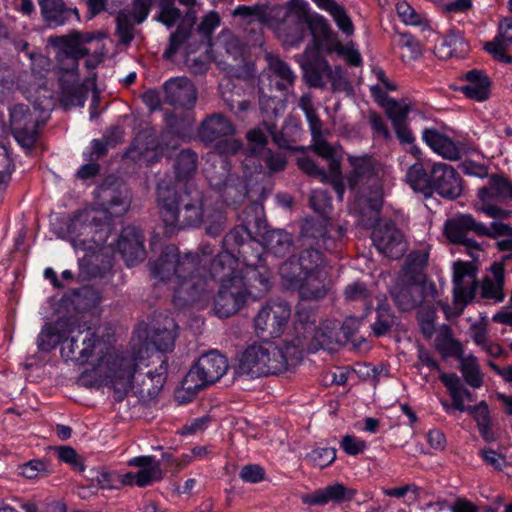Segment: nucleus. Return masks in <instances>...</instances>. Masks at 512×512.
<instances>
[{"instance_id":"1","label":"nucleus","mask_w":512,"mask_h":512,"mask_svg":"<svg viewBox=\"0 0 512 512\" xmlns=\"http://www.w3.org/2000/svg\"><path fill=\"white\" fill-rule=\"evenodd\" d=\"M166 356L167 354H162ZM65 362H73L79 367L76 383L87 389L107 387L113 390L116 402H121L133 389L134 382L139 393L150 398L162 390L168 375V358L164 357L154 370L142 376V366H148L149 359L144 354H61Z\"/></svg>"},{"instance_id":"2","label":"nucleus","mask_w":512,"mask_h":512,"mask_svg":"<svg viewBox=\"0 0 512 512\" xmlns=\"http://www.w3.org/2000/svg\"><path fill=\"white\" fill-rule=\"evenodd\" d=\"M241 220L240 224L224 236V250L213 260L211 269L205 270L203 276H209L208 287L202 294L203 299L198 300H206L214 288V283H219L213 310L222 319L236 314L246 302L248 291L242 271L238 268L239 262L256 269V263L249 260L254 255L256 243V236L252 231V227H256V201L251 200L250 205L242 212Z\"/></svg>"},{"instance_id":"3","label":"nucleus","mask_w":512,"mask_h":512,"mask_svg":"<svg viewBox=\"0 0 512 512\" xmlns=\"http://www.w3.org/2000/svg\"><path fill=\"white\" fill-rule=\"evenodd\" d=\"M248 150L240 159L243 176L231 173L229 156L237 155L243 149L242 141L224 139L214 145V152L209 155L204 168L210 187L219 195L222 203L237 209L247 198L250 183L256 173V127L247 132Z\"/></svg>"},{"instance_id":"4","label":"nucleus","mask_w":512,"mask_h":512,"mask_svg":"<svg viewBox=\"0 0 512 512\" xmlns=\"http://www.w3.org/2000/svg\"><path fill=\"white\" fill-rule=\"evenodd\" d=\"M156 199L166 237L170 238L188 227H199L204 222L202 193L196 189L190 190L187 184L183 190H178L170 181H160L157 184ZM226 220V213L222 209L207 215V234L218 236Z\"/></svg>"},{"instance_id":"5","label":"nucleus","mask_w":512,"mask_h":512,"mask_svg":"<svg viewBox=\"0 0 512 512\" xmlns=\"http://www.w3.org/2000/svg\"><path fill=\"white\" fill-rule=\"evenodd\" d=\"M351 170L348 187L355 192L350 212L363 228H372L378 222L384 202L383 178L386 167L372 156H349Z\"/></svg>"},{"instance_id":"6","label":"nucleus","mask_w":512,"mask_h":512,"mask_svg":"<svg viewBox=\"0 0 512 512\" xmlns=\"http://www.w3.org/2000/svg\"><path fill=\"white\" fill-rule=\"evenodd\" d=\"M196 260L191 252L181 255L178 247L170 244L162 249L157 259L148 262L152 278L177 284L172 300L175 307L185 308L203 299L207 283L203 277L195 275Z\"/></svg>"},{"instance_id":"7","label":"nucleus","mask_w":512,"mask_h":512,"mask_svg":"<svg viewBox=\"0 0 512 512\" xmlns=\"http://www.w3.org/2000/svg\"><path fill=\"white\" fill-rule=\"evenodd\" d=\"M323 221L305 220L301 227V241L304 247L299 255H293L279 267L284 285L300 283L305 276L323 273L325 259L321 250L330 251L336 241L328 236Z\"/></svg>"},{"instance_id":"8","label":"nucleus","mask_w":512,"mask_h":512,"mask_svg":"<svg viewBox=\"0 0 512 512\" xmlns=\"http://www.w3.org/2000/svg\"><path fill=\"white\" fill-rule=\"evenodd\" d=\"M258 22L271 28L285 46H298L306 35L305 1L291 0L287 7L259 6Z\"/></svg>"},{"instance_id":"9","label":"nucleus","mask_w":512,"mask_h":512,"mask_svg":"<svg viewBox=\"0 0 512 512\" xmlns=\"http://www.w3.org/2000/svg\"><path fill=\"white\" fill-rule=\"evenodd\" d=\"M228 368L227 354H200L181 382V390L177 392L179 402H191L201 390L219 381Z\"/></svg>"},{"instance_id":"10","label":"nucleus","mask_w":512,"mask_h":512,"mask_svg":"<svg viewBox=\"0 0 512 512\" xmlns=\"http://www.w3.org/2000/svg\"><path fill=\"white\" fill-rule=\"evenodd\" d=\"M177 329L175 320L168 316L163 323L158 319L151 325L139 323L132 334L130 352H174Z\"/></svg>"},{"instance_id":"11","label":"nucleus","mask_w":512,"mask_h":512,"mask_svg":"<svg viewBox=\"0 0 512 512\" xmlns=\"http://www.w3.org/2000/svg\"><path fill=\"white\" fill-rule=\"evenodd\" d=\"M446 237L454 244H461L468 248H479L478 243L469 237L470 233L477 236L495 237L499 235H507L511 228L500 222H493L490 227L476 221L472 215L463 214L455 218L449 219L445 223Z\"/></svg>"},{"instance_id":"12","label":"nucleus","mask_w":512,"mask_h":512,"mask_svg":"<svg viewBox=\"0 0 512 512\" xmlns=\"http://www.w3.org/2000/svg\"><path fill=\"white\" fill-rule=\"evenodd\" d=\"M67 234L74 248L89 251L106 243L109 225L95 217L90 219L87 212L78 211L67 223Z\"/></svg>"},{"instance_id":"13","label":"nucleus","mask_w":512,"mask_h":512,"mask_svg":"<svg viewBox=\"0 0 512 512\" xmlns=\"http://www.w3.org/2000/svg\"><path fill=\"white\" fill-rule=\"evenodd\" d=\"M478 201L475 208L495 219L508 218L511 212L502 208L507 200L512 199V184L501 175H492L487 185L478 189Z\"/></svg>"},{"instance_id":"14","label":"nucleus","mask_w":512,"mask_h":512,"mask_svg":"<svg viewBox=\"0 0 512 512\" xmlns=\"http://www.w3.org/2000/svg\"><path fill=\"white\" fill-rule=\"evenodd\" d=\"M361 322L362 318L354 316H349L345 319L340 329L345 339L343 342L334 338L335 332L333 330L324 331L316 329L308 346L309 352H317L319 350L335 352L339 349L337 347L339 344L349 350L358 348L357 340L353 337L358 331Z\"/></svg>"},{"instance_id":"15","label":"nucleus","mask_w":512,"mask_h":512,"mask_svg":"<svg viewBox=\"0 0 512 512\" xmlns=\"http://www.w3.org/2000/svg\"><path fill=\"white\" fill-rule=\"evenodd\" d=\"M101 209L112 217L124 215L130 208L131 194L127 186L116 178H106L96 189Z\"/></svg>"},{"instance_id":"16","label":"nucleus","mask_w":512,"mask_h":512,"mask_svg":"<svg viewBox=\"0 0 512 512\" xmlns=\"http://www.w3.org/2000/svg\"><path fill=\"white\" fill-rule=\"evenodd\" d=\"M395 305L402 311H411L425 302L435 301V285H419L398 280L390 290Z\"/></svg>"},{"instance_id":"17","label":"nucleus","mask_w":512,"mask_h":512,"mask_svg":"<svg viewBox=\"0 0 512 512\" xmlns=\"http://www.w3.org/2000/svg\"><path fill=\"white\" fill-rule=\"evenodd\" d=\"M10 128L14 139L24 148L33 149L38 140V122L25 104H16L9 110Z\"/></svg>"},{"instance_id":"18","label":"nucleus","mask_w":512,"mask_h":512,"mask_svg":"<svg viewBox=\"0 0 512 512\" xmlns=\"http://www.w3.org/2000/svg\"><path fill=\"white\" fill-rule=\"evenodd\" d=\"M49 43L57 49L56 60L59 69L64 73L77 75L79 60L89 54V49L80 45L73 32L69 35L50 37Z\"/></svg>"},{"instance_id":"19","label":"nucleus","mask_w":512,"mask_h":512,"mask_svg":"<svg viewBox=\"0 0 512 512\" xmlns=\"http://www.w3.org/2000/svg\"><path fill=\"white\" fill-rule=\"evenodd\" d=\"M431 195L436 192L443 198L456 199L462 194V179L449 164L437 162L431 167Z\"/></svg>"},{"instance_id":"20","label":"nucleus","mask_w":512,"mask_h":512,"mask_svg":"<svg viewBox=\"0 0 512 512\" xmlns=\"http://www.w3.org/2000/svg\"><path fill=\"white\" fill-rule=\"evenodd\" d=\"M144 240L142 230L136 226L128 225L122 228L116 242V249L127 267H133L146 258Z\"/></svg>"},{"instance_id":"21","label":"nucleus","mask_w":512,"mask_h":512,"mask_svg":"<svg viewBox=\"0 0 512 512\" xmlns=\"http://www.w3.org/2000/svg\"><path fill=\"white\" fill-rule=\"evenodd\" d=\"M371 238L377 250L388 258H400L406 251L403 235L391 221L376 227Z\"/></svg>"},{"instance_id":"22","label":"nucleus","mask_w":512,"mask_h":512,"mask_svg":"<svg viewBox=\"0 0 512 512\" xmlns=\"http://www.w3.org/2000/svg\"><path fill=\"white\" fill-rule=\"evenodd\" d=\"M291 315L289 305L283 301H269L258 312V329L270 337L281 335Z\"/></svg>"},{"instance_id":"23","label":"nucleus","mask_w":512,"mask_h":512,"mask_svg":"<svg viewBox=\"0 0 512 512\" xmlns=\"http://www.w3.org/2000/svg\"><path fill=\"white\" fill-rule=\"evenodd\" d=\"M164 101L175 108L190 110L197 100V92L194 85L186 77L168 79L163 84Z\"/></svg>"},{"instance_id":"24","label":"nucleus","mask_w":512,"mask_h":512,"mask_svg":"<svg viewBox=\"0 0 512 512\" xmlns=\"http://www.w3.org/2000/svg\"><path fill=\"white\" fill-rule=\"evenodd\" d=\"M301 67L306 84L313 88H324L325 79L330 74V65L319 55V51H312L306 47L301 60Z\"/></svg>"},{"instance_id":"25","label":"nucleus","mask_w":512,"mask_h":512,"mask_svg":"<svg viewBox=\"0 0 512 512\" xmlns=\"http://www.w3.org/2000/svg\"><path fill=\"white\" fill-rule=\"evenodd\" d=\"M305 28L309 30L312 36V43L307 46L312 48V51H320L325 44H334L337 41V35L327 19L316 12H312L306 2Z\"/></svg>"},{"instance_id":"26","label":"nucleus","mask_w":512,"mask_h":512,"mask_svg":"<svg viewBox=\"0 0 512 512\" xmlns=\"http://www.w3.org/2000/svg\"><path fill=\"white\" fill-rule=\"evenodd\" d=\"M355 495V489L348 488L345 485L336 482L311 493L302 495L301 500L304 504L323 506L330 502L336 504L350 502L354 499Z\"/></svg>"},{"instance_id":"27","label":"nucleus","mask_w":512,"mask_h":512,"mask_svg":"<svg viewBox=\"0 0 512 512\" xmlns=\"http://www.w3.org/2000/svg\"><path fill=\"white\" fill-rule=\"evenodd\" d=\"M303 361L302 354H258V376L295 371Z\"/></svg>"},{"instance_id":"28","label":"nucleus","mask_w":512,"mask_h":512,"mask_svg":"<svg viewBox=\"0 0 512 512\" xmlns=\"http://www.w3.org/2000/svg\"><path fill=\"white\" fill-rule=\"evenodd\" d=\"M38 3L43 20L49 28L66 25L72 19L80 21L78 9L67 7L64 0H39Z\"/></svg>"},{"instance_id":"29","label":"nucleus","mask_w":512,"mask_h":512,"mask_svg":"<svg viewBox=\"0 0 512 512\" xmlns=\"http://www.w3.org/2000/svg\"><path fill=\"white\" fill-rule=\"evenodd\" d=\"M100 293L90 285L70 289L64 293L62 302L77 313H85L96 308L101 302Z\"/></svg>"},{"instance_id":"30","label":"nucleus","mask_w":512,"mask_h":512,"mask_svg":"<svg viewBox=\"0 0 512 512\" xmlns=\"http://www.w3.org/2000/svg\"><path fill=\"white\" fill-rule=\"evenodd\" d=\"M235 132L232 122L220 113L208 116L200 125L198 135L202 142L215 145L221 141V137L233 135ZM225 138H222L224 140Z\"/></svg>"},{"instance_id":"31","label":"nucleus","mask_w":512,"mask_h":512,"mask_svg":"<svg viewBox=\"0 0 512 512\" xmlns=\"http://www.w3.org/2000/svg\"><path fill=\"white\" fill-rule=\"evenodd\" d=\"M163 154V148L152 136L145 139L136 137L130 144L126 155L136 162H146L148 166L158 162Z\"/></svg>"},{"instance_id":"32","label":"nucleus","mask_w":512,"mask_h":512,"mask_svg":"<svg viewBox=\"0 0 512 512\" xmlns=\"http://www.w3.org/2000/svg\"><path fill=\"white\" fill-rule=\"evenodd\" d=\"M314 140L315 143L313 145V150L317 155L328 160L330 184L337 193L339 199H342L345 188L341 177V162L335 158L334 148L327 141L321 139V136Z\"/></svg>"},{"instance_id":"33","label":"nucleus","mask_w":512,"mask_h":512,"mask_svg":"<svg viewBox=\"0 0 512 512\" xmlns=\"http://www.w3.org/2000/svg\"><path fill=\"white\" fill-rule=\"evenodd\" d=\"M326 272L305 276L300 283L285 285L289 289H298L299 297L304 301H319L326 297L330 289L326 281Z\"/></svg>"},{"instance_id":"34","label":"nucleus","mask_w":512,"mask_h":512,"mask_svg":"<svg viewBox=\"0 0 512 512\" xmlns=\"http://www.w3.org/2000/svg\"><path fill=\"white\" fill-rule=\"evenodd\" d=\"M512 44V19L505 18L499 24V35L492 42L485 45V49L496 60L504 63H512V56L506 54V50Z\"/></svg>"},{"instance_id":"35","label":"nucleus","mask_w":512,"mask_h":512,"mask_svg":"<svg viewBox=\"0 0 512 512\" xmlns=\"http://www.w3.org/2000/svg\"><path fill=\"white\" fill-rule=\"evenodd\" d=\"M129 465L139 468L136 473L127 474V477L133 478L134 484L138 487L150 485L157 479V474L160 473L159 463L155 461L153 456L134 457L129 461Z\"/></svg>"},{"instance_id":"36","label":"nucleus","mask_w":512,"mask_h":512,"mask_svg":"<svg viewBox=\"0 0 512 512\" xmlns=\"http://www.w3.org/2000/svg\"><path fill=\"white\" fill-rule=\"evenodd\" d=\"M259 103L261 105V115L263 117L261 125L271 136L274 144L282 149H291L290 140L285 137L283 132L277 131L275 119L277 118L278 113L275 107V102L269 99L265 101L260 99Z\"/></svg>"},{"instance_id":"37","label":"nucleus","mask_w":512,"mask_h":512,"mask_svg":"<svg viewBox=\"0 0 512 512\" xmlns=\"http://www.w3.org/2000/svg\"><path fill=\"white\" fill-rule=\"evenodd\" d=\"M467 84L461 87L464 95L472 100L485 101L489 97L490 79L480 70L468 71L465 75Z\"/></svg>"},{"instance_id":"38","label":"nucleus","mask_w":512,"mask_h":512,"mask_svg":"<svg viewBox=\"0 0 512 512\" xmlns=\"http://www.w3.org/2000/svg\"><path fill=\"white\" fill-rule=\"evenodd\" d=\"M423 140L433 151L448 160H457L460 157V151L455 143L436 129H425Z\"/></svg>"},{"instance_id":"39","label":"nucleus","mask_w":512,"mask_h":512,"mask_svg":"<svg viewBox=\"0 0 512 512\" xmlns=\"http://www.w3.org/2000/svg\"><path fill=\"white\" fill-rule=\"evenodd\" d=\"M428 256L421 253H411L403 267L402 275L398 280L419 285H434L428 283L424 273V267Z\"/></svg>"},{"instance_id":"40","label":"nucleus","mask_w":512,"mask_h":512,"mask_svg":"<svg viewBox=\"0 0 512 512\" xmlns=\"http://www.w3.org/2000/svg\"><path fill=\"white\" fill-rule=\"evenodd\" d=\"M471 265L465 262H457L454 264V275H453V284H454V298L457 301L468 302L472 300L475 296L476 291V283L472 280L471 287H467L464 285V278L467 276H471Z\"/></svg>"},{"instance_id":"41","label":"nucleus","mask_w":512,"mask_h":512,"mask_svg":"<svg viewBox=\"0 0 512 512\" xmlns=\"http://www.w3.org/2000/svg\"><path fill=\"white\" fill-rule=\"evenodd\" d=\"M68 341V335L65 331H61L56 325L46 323L38 337V352H51L60 346V352H64V343Z\"/></svg>"},{"instance_id":"42","label":"nucleus","mask_w":512,"mask_h":512,"mask_svg":"<svg viewBox=\"0 0 512 512\" xmlns=\"http://www.w3.org/2000/svg\"><path fill=\"white\" fill-rule=\"evenodd\" d=\"M261 245L267 254L282 257L290 251L292 239L282 230H271L263 234Z\"/></svg>"},{"instance_id":"43","label":"nucleus","mask_w":512,"mask_h":512,"mask_svg":"<svg viewBox=\"0 0 512 512\" xmlns=\"http://www.w3.org/2000/svg\"><path fill=\"white\" fill-rule=\"evenodd\" d=\"M440 380L449 391L453 401V408L463 412L467 409L464 399L472 400V393L461 383L460 377L455 373H441Z\"/></svg>"},{"instance_id":"44","label":"nucleus","mask_w":512,"mask_h":512,"mask_svg":"<svg viewBox=\"0 0 512 512\" xmlns=\"http://www.w3.org/2000/svg\"><path fill=\"white\" fill-rule=\"evenodd\" d=\"M405 181L414 191L431 197V170L428 172L422 163H414L407 169Z\"/></svg>"},{"instance_id":"45","label":"nucleus","mask_w":512,"mask_h":512,"mask_svg":"<svg viewBox=\"0 0 512 512\" xmlns=\"http://www.w3.org/2000/svg\"><path fill=\"white\" fill-rule=\"evenodd\" d=\"M491 272L494 279L485 278L482 283L481 296L486 299H492L495 302H501L504 299V264L494 263L491 266Z\"/></svg>"},{"instance_id":"46","label":"nucleus","mask_w":512,"mask_h":512,"mask_svg":"<svg viewBox=\"0 0 512 512\" xmlns=\"http://www.w3.org/2000/svg\"><path fill=\"white\" fill-rule=\"evenodd\" d=\"M322 10L328 12L336 23L337 27L347 36L354 33V25L348 16L346 9L335 0H313Z\"/></svg>"},{"instance_id":"47","label":"nucleus","mask_w":512,"mask_h":512,"mask_svg":"<svg viewBox=\"0 0 512 512\" xmlns=\"http://www.w3.org/2000/svg\"><path fill=\"white\" fill-rule=\"evenodd\" d=\"M455 356L459 362V368L465 379V382L472 388H480L483 384V374L480 372V367L477 358L472 354L464 356V354H444V360L447 356Z\"/></svg>"},{"instance_id":"48","label":"nucleus","mask_w":512,"mask_h":512,"mask_svg":"<svg viewBox=\"0 0 512 512\" xmlns=\"http://www.w3.org/2000/svg\"><path fill=\"white\" fill-rule=\"evenodd\" d=\"M198 156L191 149H183L174 161V173L178 182L187 183L195 174Z\"/></svg>"},{"instance_id":"49","label":"nucleus","mask_w":512,"mask_h":512,"mask_svg":"<svg viewBox=\"0 0 512 512\" xmlns=\"http://www.w3.org/2000/svg\"><path fill=\"white\" fill-rule=\"evenodd\" d=\"M431 341L432 346L438 352H463L461 342L454 336L451 327L447 324L438 326Z\"/></svg>"},{"instance_id":"50","label":"nucleus","mask_w":512,"mask_h":512,"mask_svg":"<svg viewBox=\"0 0 512 512\" xmlns=\"http://www.w3.org/2000/svg\"><path fill=\"white\" fill-rule=\"evenodd\" d=\"M434 301L425 302L416 313V320L422 336L426 340H432L436 327L437 312L433 305Z\"/></svg>"},{"instance_id":"51","label":"nucleus","mask_w":512,"mask_h":512,"mask_svg":"<svg viewBox=\"0 0 512 512\" xmlns=\"http://www.w3.org/2000/svg\"><path fill=\"white\" fill-rule=\"evenodd\" d=\"M264 59L267 62L268 69L281 80V82L277 83L279 89L284 90L288 85H292L294 83V73L288 64L282 61L278 55L266 51L264 53Z\"/></svg>"},{"instance_id":"52","label":"nucleus","mask_w":512,"mask_h":512,"mask_svg":"<svg viewBox=\"0 0 512 512\" xmlns=\"http://www.w3.org/2000/svg\"><path fill=\"white\" fill-rule=\"evenodd\" d=\"M376 314V320L371 324L373 335L381 337L389 334L397 323L394 312L387 305H379Z\"/></svg>"},{"instance_id":"53","label":"nucleus","mask_w":512,"mask_h":512,"mask_svg":"<svg viewBox=\"0 0 512 512\" xmlns=\"http://www.w3.org/2000/svg\"><path fill=\"white\" fill-rule=\"evenodd\" d=\"M267 143L266 136L258 128V158H260L270 171L276 172L282 170L286 165L284 156L279 153H273L271 150L265 149Z\"/></svg>"},{"instance_id":"54","label":"nucleus","mask_w":512,"mask_h":512,"mask_svg":"<svg viewBox=\"0 0 512 512\" xmlns=\"http://www.w3.org/2000/svg\"><path fill=\"white\" fill-rule=\"evenodd\" d=\"M61 102L65 107H83L87 99V89L82 84H62Z\"/></svg>"},{"instance_id":"55","label":"nucleus","mask_w":512,"mask_h":512,"mask_svg":"<svg viewBox=\"0 0 512 512\" xmlns=\"http://www.w3.org/2000/svg\"><path fill=\"white\" fill-rule=\"evenodd\" d=\"M220 21V16L216 11H211L203 17L193 33L199 37L198 41L201 45H211L213 33L220 25Z\"/></svg>"},{"instance_id":"56","label":"nucleus","mask_w":512,"mask_h":512,"mask_svg":"<svg viewBox=\"0 0 512 512\" xmlns=\"http://www.w3.org/2000/svg\"><path fill=\"white\" fill-rule=\"evenodd\" d=\"M18 474L27 478L35 479L37 477L47 476L52 472L50 461L48 459H31L18 466Z\"/></svg>"},{"instance_id":"57","label":"nucleus","mask_w":512,"mask_h":512,"mask_svg":"<svg viewBox=\"0 0 512 512\" xmlns=\"http://www.w3.org/2000/svg\"><path fill=\"white\" fill-rule=\"evenodd\" d=\"M465 411H468L477 421L478 428L484 439L487 441L492 440L493 435L490 431V417L486 402L482 401L476 406H468Z\"/></svg>"},{"instance_id":"58","label":"nucleus","mask_w":512,"mask_h":512,"mask_svg":"<svg viewBox=\"0 0 512 512\" xmlns=\"http://www.w3.org/2000/svg\"><path fill=\"white\" fill-rule=\"evenodd\" d=\"M181 18V11L174 6V0H159V13L155 20L168 29L174 27Z\"/></svg>"},{"instance_id":"59","label":"nucleus","mask_w":512,"mask_h":512,"mask_svg":"<svg viewBox=\"0 0 512 512\" xmlns=\"http://www.w3.org/2000/svg\"><path fill=\"white\" fill-rule=\"evenodd\" d=\"M398 45L402 49L403 61H413L422 55V45L412 35L402 33L399 35Z\"/></svg>"},{"instance_id":"60","label":"nucleus","mask_w":512,"mask_h":512,"mask_svg":"<svg viewBox=\"0 0 512 512\" xmlns=\"http://www.w3.org/2000/svg\"><path fill=\"white\" fill-rule=\"evenodd\" d=\"M194 36L193 33L188 30L183 29V27H178L176 30L171 33L169 37V43L163 53V58L165 60H172L178 50L190 39Z\"/></svg>"},{"instance_id":"61","label":"nucleus","mask_w":512,"mask_h":512,"mask_svg":"<svg viewBox=\"0 0 512 512\" xmlns=\"http://www.w3.org/2000/svg\"><path fill=\"white\" fill-rule=\"evenodd\" d=\"M306 458L315 467L325 468L336 458V450L333 448H316L307 454Z\"/></svg>"},{"instance_id":"62","label":"nucleus","mask_w":512,"mask_h":512,"mask_svg":"<svg viewBox=\"0 0 512 512\" xmlns=\"http://www.w3.org/2000/svg\"><path fill=\"white\" fill-rule=\"evenodd\" d=\"M297 165L308 176L316 178L322 183H330V172L327 174L312 159L308 157L298 158Z\"/></svg>"},{"instance_id":"63","label":"nucleus","mask_w":512,"mask_h":512,"mask_svg":"<svg viewBox=\"0 0 512 512\" xmlns=\"http://www.w3.org/2000/svg\"><path fill=\"white\" fill-rule=\"evenodd\" d=\"M116 34L120 42L129 45L134 39V27L126 14L120 13L116 18Z\"/></svg>"},{"instance_id":"64","label":"nucleus","mask_w":512,"mask_h":512,"mask_svg":"<svg viewBox=\"0 0 512 512\" xmlns=\"http://www.w3.org/2000/svg\"><path fill=\"white\" fill-rule=\"evenodd\" d=\"M410 107L405 103L390 99L386 103V113L392 120L393 125L406 122Z\"/></svg>"}]
</instances>
